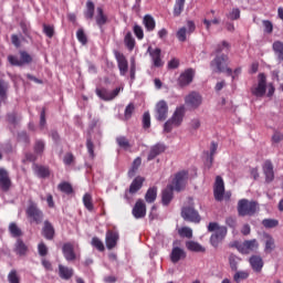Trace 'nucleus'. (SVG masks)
Listing matches in <instances>:
<instances>
[{
  "mask_svg": "<svg viewBox=\"0 0 283 283\" xmlns=\"http://www.w3.org/2000/svg\"><path fill=\"white\" fill-rule=\"evenodd\" d=\"M229 52V43L222 42L217 46V56L211 62V69L213 72H226L227 76H231L232 81H235L242 74V69L237 67L234 71L227 67L229 57L226 55Z\"/></svg>",
  "mask_w": 283,
  "mask_h": 283,
  "instance_id": "f257e3e1",
  "label": "nucleus"
},
{
  "mask_svg": "<svg viewBox=\"0 0 283 283\" xmlns=\"http://www.w3.org/2000/svg\"><path fill=\"white\" fill-rule=\"evenodd\" d=\"M187 180H189V172L186 170L179 171L170 186H168L165 190H163L161 200L163 205H169L174 198L175 191H182L187 186Z\"/></svg>",
  "mask_w": 283,
  "mask_h": 283,
  "instance_id": "f03ea898",
  "label": "nucleus"
},
{
  "mask_svg": "<svg viewBox=\"0 0 283 283\" xmlns=\"http://www.w3.org/2000/svg\"><path fill=\"white\" fill-rule=\"evenodd\" d=\"M208 231H210V244L218 249L220 242L227 238V227L219 226L217 222H210L208 226ZM214 232V233H213Z\"/></svg>",
  "mask_w": 283,
  "mask_h": 283,
  "instance_id": "7ed1b4c3",
  "label": "nucleus"
},
{
  "mask_svg": "<svg viewBox=\"0 0 283 283\" xmlns=\"http://www.w3.org/2000/svg\"><path fill=\"white\" fill-rule=\"evenodd\" d=\"M185 118V106H178L172 114L171 118L168 119L164 125V132H171L174 127H180L182 125V120Z\"/></svg>",
  "mask_w": 283,
  "mask_h": 283,
  "instance_id": "20e7f679",
  "label": "nucleus"
},
{
  "mask_svg": "<svg viewBox=\"0 0 283 283\" xmlns=\"http://www.w3.org/2000/svg\"><path fill=\"white\" fill-rule=\"evenodd\" d=\"M260 211V206L258 202L250 201L249 199H241L238 202V213L239 216H255Z\"/></svg>",
  "mask_w": 283,
  "mask_h": 283,
  "instance_id": "39448f33",
  "label": "nucleus"
},
{
  "mask_svg": "<svg viewBox=\"0 0 283 283\" xmlns=\"http://www.w3.org/2000/svg\"><path fill=\"white\" fill-rule=\"evenodd\" d=\"M193 199H189V205L190 206H185L181 210V218H184V220H188L189 222H200V214L198 213V211H196V209H193L192 206Z\"/></svg>",
  "mask_w": 283,
  "mask_h": 283,
  "instance_id": "423d86ee",
  "label": "nucleus"
},
{
  "mask_svg": "<svg viewBox=\"0 0 283 283\" xmlns=\"http://www.w3.org/2000/svg\"><path fill=\"white\" fill-rule=\"evenodd\" d=\"M27 216L30 218V222L41 224L43 222V212L36 207V203H31L27 209Z\"/></svg>",
  "mask_w": 283,
  "mask_h": 283,
  "instance_id": "0eeeda50",
  "label": "nucleus"
},
{
  "mask_svg": "<svg viewBox=\"0 0 283 283\" xmlns=\"http://www.w3.org/2000/svg\"><path fill=\"white\" fill-rule=\"evenodd\" d=\"M259 248L260 243H258V240L255 239L244 241L243 243H239L237 245L238 251L244 255L253 253V251H258Z\"/></svg>",
  "mask_w": 283,
  "mask_h": 283,
  "instance_id": "6e6552de",
  "label": "nucleus"
},
{
  "mask_svg": "<svg viewBox=\"0 0 283 283\" xmlns=\"http://www.w3.org/2000/svg\"><path fill=\"white\" fill-rule=\"evenodd\" d=\"M8 61L12 65L21 66V65H25L28 63H32V55H30L25 51H20V57L14 56V55H9Z\"/></svg>",
  "mask_w": 283,
  "mask_h": 283,
  "instance_id": "1a4fd4ad",
  "label": "nucleus"
},
{
  "mask_svg": "<svg viewBox=\"0 0 283 283\" xmlns=\"http://www.w3.org/2000/svg\"><path fill=\"white\" fill-rule=\"evenodd\" d=\"M123 92V86L115 88L114 91H108L106 88H97L96 94L102 101H114L118 94Z\"/></svg>",
  "mask_w": 283,
  "mask_h": 283,
  "instance_id": "9d476101",
  "label": "nucleus"
},
{
  "mask_svg": "<svg viewBox=\"0 0 283 283\" xmlns=\"http://www.w3.org/2000/svg\"><path fill=\"white\" fill-rule=\"evenodd\" d=\"M185 104L190 109H198V107L202 105V96L197 92H192L185 97Z\"/></svg>",
  "mask_w": 283,
  "mask_h": 283,
  "instance_id": "9b49d317",
  "label": "nucleus"
},
{
  "mask_svg": "<svg viewBox=\"0 0 283 283\" xmlns=\"http://www.w3.org/2000/svg\"><path fill=\"white\" fill-rule=\"evenodd\" d=\"M252 94L258 97H262L266 94V75L263 73L259 74V82L258 85L252 87Z\"/></svg>",
  "mask_w": 283,
  "mask_h": 283,
  "instance_id": "f8f14e48",
  "label": "nucleus"
},
{
  "mask_svg": "<svg viewBox=\"0 0 283 283\" xmlns=\"http://www.w3.org/2000/svg\"><path fill=\"white\" fill-rule=\"evenodd\" d=\"M167 114H169V106L167 105V102L165 101H159L156 104L155 108V117L156 120H167Z\"/></svg>",
  "mask_w": 283,
  "mask_h": 283,
  "instance_id": "ddd939ff",
  "label": "nucleus"
},
{
  "mask_svg": "<svg viewBox=\"0 0 283 283\" xmlns=\"http://www.w3.org/2000/svg\"><path fill=\"white\" fill-rule=\"evenodd\" d=\"M188 31L187 28L182 27L177 31V39L178 41H181V43H185L187 41V34H191L192 32L196 31V23L193 21H188Z\"/></svg>",
  "mask_w": 283,
  "mask_h": 283,
  "instance_id": "4468645a",
  "label": "nucleus"
},
{
  "mask_svg": "<svg viewBox=\"0 0 283 283\" xmlns=\"http://www.w3.org/2000/svg\"><path fill=\"white\" fill-rule=\"evenodd\" d=\"M213 192L216 200L219 202L224 200V180L220 176L216 178Z\"/></svg>",
  "mask_w": 283,
  "mask_h": 283,
  "instance_id": "2eb2a0df",
  "label": "nucleus"
},
{
  "mask_svg": "<svg viewBox=\"0 0 283 283\" xmlns=\"http://www.w3.org/2000/svg\"><path fill=\"white\" fill-rule=\"evenodd\" d=\"M133 216L136 219L145 218V216H147V206L145 205V201L140 199L137 200L133 208Z\"/></svg>",
  "mask_w": 283,
  "mask_h": 283,
  "instance_id": "dca6fc26",
  "label": "nucleus"
},
{
  "mask_svg": "<svg viewBox=\"0 0 283 283\" xmlns=\"http://www.w3.org/2000/svg\"><path fill=\"white\" fill-rule=\"evenodd\" d=\"M148 53L150 55V59L153 61V65L155 67H163L164 62L163 59L160 57L161 51L159 48L151 49V46L148 48Z\"/></svg>",
  "mask_w": 283,
  "mask_h": 283,
  "instance_id": "f3484780",
  "label": "nucleus"
},
{
  "mask_svg": "<svg viewBox=\"0 0 283 283\" xmlns=\"http://www.w3.org/2000/svg\"><path fill=\"white\" fill-rule=\"evenodd\" d=\"M187 258V253L182 248L179 247H174L171 254H170V260L174 262V264L180 262V260Z\"/></svg>",
  "mask_w": 283,
  "mask_h": 283,
  "instance_id": "a211bd4d",
  "label": "nucleus"
},
{
  "mask_svg": "<svg viewBox=\"0 0 283 283\" xmlns=\"http://www.w3.org/2000/svg\"><path fill=\"white\" fill-rule=\"evenodd\" d=\"M193 70L192 69H188L186 70L180 76H179V85L181 87H185L186 85H189V83H191V81H193Z\"/></svg>",
  "mask_w": 283,
  "mask_h": 283,
  "instance_id": "6ab92c4d",
  "label": "nucleus"
},
{
  "mask_svg": "<svg viewBox=\"0 0 283 283\" xmlns=\"http://www.w3.org/2000/svg\"><path fill=\"white\" fill-rule=\"evenodd\" d=\"M250 266L255 273H260L264 266V261L262 260V256L253 255L249 260Z\"/></svg>",
  "mask_w": 283,
  "mask_h": 283,
  "instance_id": "aec40b11",
  "label": "nucleus"
},
{
  "mask_svg": "<svg viewBox=\"0 0 283 283\" xmlns=\"http://www.w3.org/2000/svg\"><path fill=\"white\" fill-rule=\"evenodd\" d=\"M118 232L108 230L106 233V247L107 249H114L118 242Z\"/></svg>",
  "mask_w": 283,
  "mask_h": 283,
  "instance_id": "412c9836",
  "label": "nucleus"
},
{
  "mask_svg": "<svg viewBox=\"0 0 283 283\" xmlns=\"http://www.w3.org/2000/svg\"><path fill=\"white\" fill-rule=\"evenodd\" d=\"M63 255L67 262L76 260V253H74V245L72 243H65L63 245Z\"/></svg>",
  "mask_w": 283,
  "mask_h": 283,
  "instance_id": "4be33fe9",
  "label": "nucleus"
},
{
  "mask_svg": "<svg viewBox=\"0 0 283 283\" xmlns=\"http://www.w3.org/2000/svg\"><path fill=\"white\" fill-rule=\"evenodd\" d=\"M10 176L8 175V171L6 169H0V187L2 191H8L10 189Z\"/></svg>",
  "mask_w": 283,
  "mask_h": 283,
  "instance_id": "5701e85b",
  "label": "nucleus"
},
{
  "mask_svg": "<svg viewBox=\"0 0 283 283\" xmlns=\"http://www.w3.org/2000/svg\"><path fill=\"white\" fill-rule=\"evenodd\" d=\"M167 149L164 144H156L150 148V151L148 154V160H154L156 156H160V154H164V151Z\"/></svg>",
  "mask_w": 283,
  "mask_h": 283,
  "instance_id": "b1692460",
  "label": "nucleus"
},
{
  "mask_svg": "<svg viewBox=\"0 0 283 283\" xmlns=\"http://www.w3.org/2000/svg\"><path fill=\"white\" fill-rule=\"evenodd\" d=\"M263 171L265 174L266 182H273V179L275 178V174L273 172V164H271V161L264 163Z\"/></svg>",
  "mask_w": 283,
  "mask_h": 283,
  "instance_id": "393cba45",
  "label": "nucleus"
},
{
  "mask_svg": "<svg viewBox=\"0 0 283 283\" xmlns=\"http://www.w3.org/2000/svg\"><path fill=\"white\" fill-rule=\"evenodd\" d=\"M95 21L98 28H103V25L107 23V15L105 14V11L102 9V7H97L96 9Z\"/></svg>",
  "mask_w": 283,
  "mask_h": 283,
  "instance_id": "a878e982",
  "label": "nucleus"
},
{
  "mask_svg": "<svg viewBox=\"0 0 283 283\" xmlns=\"http://www.w3.org/2000/svg\"><path fill=\"white\" fill-rule=\"evenodd\" d=\"M143 182H145V179L143 177H136L130 184L129 193H137L138 191H140V189H143Z\"/></svg>",
  "mask_w": 283,
  "mask_h": 283,
  "instance_id": "bb28decb",
  "label": "nucleus"
},
{
  "mask_svg": "<svg viewBox=\"0 0 283 283\" xmlns=\"http://www.w3.org/2000/svg\"><path fill=\"white\" fill-rule=\"evenodd\" d=\"M186 248L188 249V251H192L195 253H205L206 251L205 247L196 241H187Z\"/></svg>",
  "mask_w": 283,
  "mask_h": 283,
  "instance_id": "cd10ccee",
  "label": "nucleus"
},
{
  "mask_svg": "<svg viewBox=\"0 0 283 283\" xmlns=\"http://www.w3.org/2000/svg\"><path fill=\"white\" fill-rule=\"evenodd\" d=\"M143 23L147 32H154V30H156V20L154 19V17L146 14L144 17Z\"/></svg>",
  "mask_w": 283,
  "mask_h": 283,
  "instance_id": "c85d7f7f",
  "label": "nucleus"
},
{
  "mask_svg": "<svg viewBox=\"0 0 283 283\" xmlns=\"http://www.w3.org/2000/svg\"><path fill=\"white\" fill-rule=\"evenodd\" d=\"M59 274H60V277H62V280H70V277H72V275H74V270L60 264L59 265Z\"/></svg>",
  "mask_w": 283,
  "mask_h": 283,
  "instance_id": "c756f323",
  "label": "nucleus"
},
{
  "mask_svg": "<svg viewBox=\"0 0 283 283\" xmlns=\"http://www.w3.org/2000/svg\"><path fill=\"white\" fill-rule=\"evenodd\" d=\"M42 233L46 240H52L54 238V227H52V223L45 221Z\"/></svg>",
  "mask_w": 283,
  "mask_h": 283,
  "instance_id": "7c9ffc66",
  "label": "nucleus"
},
{
  "mask_svg": "<svg viewBox=\"0 0 283 283\" xmlns=\"http://www.w3.org/2000/svg\"><path fill=\"white\" fill-rule=\"evenodd\" d=\"M157 197H158V188L151 187L147 190L145 195V200L148 203L156 202Z\"/></svg>",
  "mask_w": 283,
  "mask_h": 283,
  "instance_id": "2f4dec72",
  "label": "nucleus"
},
{
  "mask_svg": "<svg viewBox=\"0 0 283 283\" xmlns=\"http://www.w3.org/2000/svg\"><path fill=\"white\" fill-rule=\"evenodd\" d=\"M117 63H118V69H119L120 74L123 76H125V74H127V70H128L127 59H125V55H118Z\"/></svg>",
  "mask_w": 283,
  "mask_h": 283,
  "instance_id": "473e14b6",
  "label": "nucleus"
},
{
  "mask_svg": "<svg viewBox=\"0 0 283 283\" xmlns=\"http://www.w3.org/2000/svg\"><path fill=\"white\" fill-rule=\"evenodd\" d=\"M116 143H117L118 147H120L122 149H125V151H129V149H132L129 139H127V137H125V136L117 137Z\"/></svg>",
  "mask_w": 283,
  "mask_h": 283,
  "instance_id": "72a5a7b5",
  "label": "nucleus"
},
{
  "mask_svg": "<svg viewBox=\"0 0 283 283\" xmlns=\"http://www.w3.org/2000/svg\"><path fill=\"white\" fill-rule=\"evenodd\" d=\"M124 43L126 45V48L132 52V50H134L135 45H136V40L134 39V36L132 35V32H127L125 38H124Z\"/></svg>",
  "mask_w": 283,
  "mask_h": 283,
  "instance_id": "f704fd0d",
  "label": "nucleus"
},
{
  "mask_svg": "<svg viewBox=\"0 0 283 283\" xmlns=\"http://www.w3.org/2000/svg\"><path fill=\"white\" fill-rule=\"evenodd\" d=\"M94 10H95L94 2H92V0H88L86 2V10L84 11L85 19H94Z\"/></svg>",
  "mask_w": 283,
  "mask_h": 283,
  "instance_id": "c9c22d12",
  "label": "nucleus"
},
{
  "mask_svg": "<svg viewBox=\"0 0 283 283\" xmlns=\"http://www.w3.org/2000/svg\"><path fill=\"white\" fill-rule=\"evenodd\" d=\"M217 151H218V144L216 142H212L210 146V159L206 164V167L208 169H211V165H213V156H216Z\"/></svg>",
  "mask_w": 283,
  "mask_h": 283,
  "instance_id": "e433bc0d",
  "label": "nucleus"
},
{
  "mask_svg": "<svg viewBox=\"0 0 283 283\" xmlns=\"http://www.w3.org/2000/svg\"><path fill=\"white\" fill-rule=\"evenodd\" d=\"M187 0H176L175 7H174V15L180 17L182 14V10H185V2Z\"/></svg>",
  "mask_w": 283,
  "mask_h": 283,
  "instance_id": "4c0bfd02",
  "label": "nucleus"
},
{
  "mask_svg": "<svg viewBox=\"0 0 283 283\" xmlns=\"http://www.w3.org/2000/svg\"><path fill=\"white\" fill-rule=\"evenodd\" d=\"M275 249V240L273 237L265 234V253H271Z\"/></svg>",
  "mask_w": 283,
  "mask_h": 283,
  "instance_id": "58836bf2",
  "label": "nucleus"
},
{
  "mask_svg": "<svg viewBox=\"0 0 283 283\" xmlns=\"http://www.w3.org/2000/svg\"><path fill=\"white\" fill-rule=\"evenodd\" d=\"M273 51L275 52L277 59H280V61H283V42L275 41L273 43Z\"/></svg>",
  "mask_w": 283,
  "mask_h": 283,
  "instance_id": "ea45409f",
  "label": "nucleus"
},
{
  "mask_svg": "<svg viewBox=\"0 0 283 283\" xmlns=\"http://www.w3.org/2000/svg\"><path fill=\"white\" fill-rule=\"evenodd\" d=\"M15 253H18V255H25V253H28V247L25 245V243H23V241H17Z\"/></svg>",
  "mask_w": 283,
  "mask_h": 283,
  "instance_id": "a19ab883",
  "label": "nucleus"
},
{
  "mask_svg": "<svg viewBox=\"0 0 283 283\" xmlns=\"http://www.w3.org/2000/svg\"><path fill=\"white\" fill-rule=\"evenodd\" d=\"M143 160L140 159V157H137L134 161H133V167L132 169L128 171V176L129 178H134V176H136V171L138 169V167H140Z\"/></svg>",
  "mask_w": 283,
  "mask_h": 283,
  "instance_id": "79ce46f5",
  "label": "nucleus"
},
{
  "mask_svg": "<svg viewBox=\"0 0 283 283\" xmlns=\"http://www.w3.org/2000/svg\"><path fill=\"white\" fill-rule=\"evenodd\" d=\"M35 174L40 178H48V176H50V169L43 166H35Z\"/></svg>",
  "mask_w": 283,
  "mask_h": 283,
  "instance_id": "37998d69",
  "label": "nucleus"
},
{
  "mask_svg": "<svg viewBox=\"0 0 283 283\" xmlns=\"http://www.w3.org/2000/svg\"><path fill=\"white\" fill-rule=\"evenodd\" d=\"M83 203H84V207L88 211H94V203L92 202V195L85 193L83 197Z\"/></svg>",
  "mask_w": 283,
  "mask_h": 283,
  "instance_id": "c03bdc74",
  "label": "nucleus"
},
{
  "mask_svg": "<svg viewBox=\"0 0 283 283\" xmlns=\"http://www.w3.org/2000/svg\"><path fill=\"white\" fill-rule=\"evenodd\" d=\"M178 233L181 238H188V239L193 238V230H191V228L189 227H184L179 229Z\"/></svg>",
  "mask_w": 283,
  "mask_h": 283,
  "instance_id": "a18cd8bd",
  "label": "nucleus"
},
{
  "mask_svg": "<svg viewBox=\"0 0 283 283\" xmlns=\"http://www.w3.org/2000/svg\"><path fill=\"white\" fill-rule=\"evenodd\" d=\"M249 277V271H238L234 274V282H242V280H247Z\"/></svg>",
  "mask_w": 283,
  "mask_h": 283,
  "instance_id": "49530a36",
  "label": "nucleus"
},
{
  "mask_svg": "<svg viewBox=\"0 0 283 283\" xmlns=\"http://www.w3.org/2000/svg\"><path fill=\"white\" fill-rule=\"evenodd\" d=\"M262 224L266 229H275V227H277L279 222L275 219H265L262 221Z\"/></svg>",
  "mask_w": 283,
  "mask_h": 283,
  "instance_id": "de8ad7c7",
  "label": "nucleus"
},
{
  "mask_svg": "<svg viewBox=\"0 0 283 283\" xmlns=\"http://www.w3.org/2000/svg\"><path fill=\"white\" fill-rule=\"evenodd\" d=\"M143 127L144 129H149V127H151V116L148 112L143 115Z\"/></svg>",
  "mask_w": 283,
  "mask_h": 283,
  "instance_id": "09e8293b",
  "label": "nucleus"
},
{
  "mask_svg": "<svg viewBox=\"0 0 283 283\" xmlns=\"http://www.w3.org/2000/svg\"><path fill=\"white\" fill-rule=\"evenodd\" d=\"M9 231L13 238H19V235H21V229H19L17 223H10Z\"/></svg>",
  "mask_w": 283,
  "mask_h": 283,
  "instance_id": "8fccbe9b",
  "label": "nucleus"
},
{
  "mask_svg": "<svg viewBox=\"0 0 283 283\" xmlns=\"http://www.w3.org/2000/svg\"><path fill=\"white\" fill-rule=\"evenodd\" d=\"M135 109L136 107L134 106V103H130L126 106L124 114L126 120H129L132 118V114H134Z\"/></svg>",
  "mask_w": 283,
  "mask_h": 283,
  "instance_id": "3c124183",
  "label": "nucleus"
},
{
  "mask_svg": "<svg viewBox=\"0 0 283 283\" xmlns=\"http://www.w3.org/2000/svg\"><path fill=\"white\" fill-rule=\"evenodd\" d=\"M92 245L95 247L97 251H105V244H103V241L96 237L92 239Z\"/></svg>",
  "mask_w": 283,
  "mask_h": 283,
  "instance_id": "603ef678",
  "label": "nucleus"
},
{
  "mask_svg": "<svg viewBox=\"0 0 283 283\" xmlns=\"http://www.w3.org/2000/svg\"><path fill=\"white\" fill-rule=\"evenodd\" d=\"M76 36L82 45H85V43H87V35H85V32L83 31V29L77 30Z\"/></svg>",
  "mask_w": 283,
  "mask_h": 283,
  "instance_id": "864d4df0",
  "label": "nucleus"
},
{
  "mask_svg": "<svg viewBox=\"0 0 283 283\" xmlns=\"http://www.w3.org/2000/svg\"><path fill=\"white\" fill-rule=\"evenodd\" d=\"M60 191H63V193H72V185L69 182H62L59 185Z\"/></svg>",
  "mask_w": 283,
  "mask_h": 283,
  "instance_id": "5fc2aeb1",
  "label": "nucleus"
},
{
  "mask_svg": "<svg viewBox=\"0 0 283 283\" xmlns=\"http://www.w3.org/2000/svg\"><path fill=\"white\" fill-rule=\"evenodd\" d=\"M133 30L137 39L143 40L145 38V32L143 31V27L136 24Z\"/></svg>",
  "mask_w": 283,
  "mask_h": 283,
  "instance_id": "6e6d98bb",
  "label": "nucleus"
},
{
  "mask_svg": "<svg viewBox=\"0 0 283 283\" xmlns=\"http://www.w3.org/2000/svg\"><path fill=\"white\" fill-rule=\"evenodd\" d=\"M228 19L231 21H238V19H240V9H232V11L228 14Z\"/></svg>",
  "mask_w": 283,
  "mask_h": 283,
  "instance_id": "4d7b16f0",
  "label": "nucleus"
},
{
  "mask_svg": "<svg viewBox=\"0 0 283 283\" xmlns=\"http://www.w3.org/2000/svg\"><path fill=\"white\" fill-rule=\"evenodd\" d=\"M43 149H45V143H43V140H38L34 146L35 154H43Z\"/></svg>",
  "mask_w": 283,
  "mask_h": 283,
  "instance_id": "13d9d810",
  "label": "nucleus"
},
{
  "mask_svg": "<svg viewBox=\"0 0 283 283\" xmlns=\"http://www.w3.org/2000/svg\"><path fill=\"white\" fill-rule=\"evenodd\" d=\"M43 31L46 34V36H49V39H52V36H54V27L44 24Z\"/></svg>",
  "mask_w": 283,
  "mask_h": 283,
  "instance_id": "bf43d9fd",
  "label": "nucleus"
},
{
  "mask_svg": "<svg viewBox=\"0 0 283 283\" xmlns=\"http://www.w3.org/2000/svg\"><path fill=\"white\" fill-rule=\"evenodd\" d=\"M211 23H213V25H218V23H220V19L214 18L212 21L208 19H203V24L206 25V30H210Z\"/></svg>",
  "mask_w": 283,
  "mask_h": 283,
  "instance_id": "052dcab7",
  "label": "nucleus"
},
{
  "mask_svg": "<svg viewBox=\"0 0 283 283\" xmlns=\"http://www.w3.org/2000/svg\"><path fill=\"white\" fill-rule=\"evenodd\" d=\"M38 251H39V254L43 256L48 255V245L45 243H40L38 245Z\"/></svg>",
  "mask_w": 283,
  "mask_h": 283,
  "instance_id": "680f3d73",
  "label": "nucleus"
},
{
  "mask_svg": "<svg viewBox=\"0 0 283 283\" xmlns=\"http://www.w3.org/2000/svg\"><path fill=\"white\" fill-rule=\"evenodd\" d=\"M8 280L10 283H19V276L17 275V271H11L8 275Z\"/></svg>",
  "mask_w": 283,
  "mask_h": 283,
  "instance_id": "e2e57ef3",
  "label": "nucleus"
},
{
  "mask_svg": "<svg viewBox=\"0 0 283 283\" xmlns=\"http://www.w3.org/2000/svg\"><path fill=\"white\" fill-rule=\"evenodd\" d=\"M229 262L232 271H238V258H235L234 255H230Z\"/></svg>",
  "mask_w": 283,
  "mask_h": 283,
  "instance_id": "0e129e2a",
  "label": "nucleus"
},
{
  "mask_svg": "<svg viewBox=\"0 0 283 283\" xmlns=\"http://www.w3.org/2000/svg\"><path fill=\"white\" fill-rule=\"evenodd\" d=\"M264 31L268 32V34H271L273 32V23L269 20L263 21Z\"/></svg>",
  "mask_w": 283,
  "mask_h": 283,
  "instance_id": "69168bd1",
  "label": "nucleus"
},
{
  "mask_svg": "<svg viewBox=\"0 0 283 283\" xmlns=\"http://www.w3.org/2000/svg\"><path fill=\"white\" fill-rule=\"evenodd\" d=\"M63 163L64 165H72V163H74V155L67 153L63 158Z\"/></svg>",
  "mask_w": 283,
  "mask_h": 283,
  "instance_id": "338daca9",
  "label": "nucleus"
},
{
  "mask_svg": "<svg viewBox=\"0 0 283 283\" xmlns=\"http://www.w3.org/2000/svg\"><path fill=\"white\" fill-rule=\"evenodd\" d=\"M86 147L91 158H94V143H92V139H87Z\"/></svg>",
  "mask_w": 283,
  "mask_h": 283,
  "instance_id": "774afa93",
  "label": "nucleus"
}]
</instances>
